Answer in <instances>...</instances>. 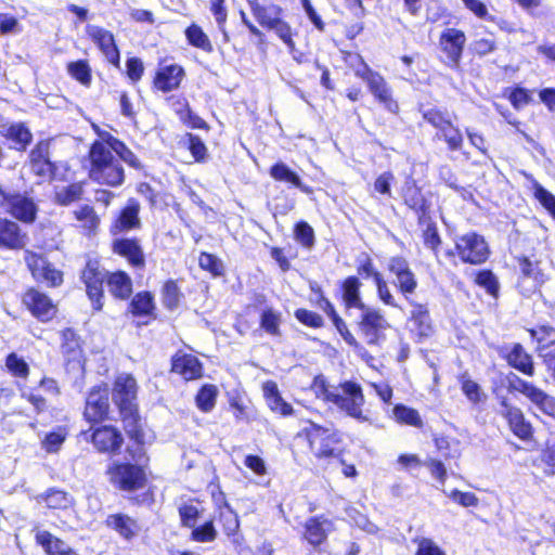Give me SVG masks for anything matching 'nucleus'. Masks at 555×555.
<instances>
[{"label": "nucleus", "mask_w": 555, "mask_h": 555, "mask_svg": "<svg viewBox=\"0 0 555 555\" xmlns=\"http://www.w3.org/2000/svg\"><path fill=\"white\" fill-rule=\"evenodd\" d=\"M515 261V287L526 298L539 293L541 287L550 280V275L542 261L528 255H517Z\"/></svg>", "instance_id": "nucleus-10"}, {"label": "nucleus", "mask_w": 555, "mask_h": 555, "mask_svg": "<svg viewBox=\"0 0 555 555\" xmlns=\"http://www.w3.org/2000/svg\"><path fill=\"white\" fill-rule=\"evenodd\" d=\"M318 397L326 403H332L345 411L349 416L364 422L367 417L363 414L362 405L364 397L360 384H317Z\"/></svg>", "instance_id": "nucleus-7"}, {"label": "nucleus", "mask_w": 555, "mask_h": 555, "mask_svg": "<svg viewBox=\"0 0 555 555\" xmlns=\"http://www.w3.org/2000/svg\"><path fill=\"white\" fill-rule=\"evenodd\" d=\"M473 282L482 288L491 298L500 296V282L491 269H481L474 273Z\"/></svg>", "instance_id": "nucleus-50"}, {"label": "nucleus", "mask_w": 555, "mask_h": 555, "mask_svg": "<svg viewBox=\"0 0 555 555\" xmlns=\"http://www.w3.org/2000/svg\"><path fill=\"white\" fill-rule=\"evenodd\" d=\"M409 322L412 330L420 338H426L433 335L435 327L430 318V312L426 304L412 301Z\"/></svg>", "instance_id": "nucleus-36"}, {"label": "nucleus", "mask_w": 555, "mask_h": 555, "mask_svg": "<svg viewBox=\"0 0 555 555\" xmlns=\"http://www.w3.org/2000/svg\"><path fill=\"white\" fill-rule=\"evenodd\" d=\"M160 297L163 306L166 310H177L182 300L184 299V295L179 286L178 280H165L160 287Z\"/></svg>", "instance_id": "nucleus-45"}, {"label": "nucleus", "mask_w": 555, "mask_h": 555, "mask_svg": "<svg viewBox=\"0 0 555 555\" xmlns=\"http://www.w3.org/2000/svg\"><path fill=\"white\" fill-rule=\"evenodd\" d=\"M185 69L178 63L167 64L165 59L157 63V67L152 76L151 89L153 92L164 94L170 93L181 88L185 78Z\"/></svg>", "instance_id": "nucleus-20"}, {"label": "nucleus", "mask_w": 555, "mask_h": 555, "mask_svg": "<svg viewBox=\"0 0 555 555\" xmlns=\"http://www.w3.org/2000/svg\"><path fill=\"white\" fill-rule=\"evenodd\" d=\"M334 529V521L325 515L310 516L302 524L300 540L312 550L318 551L327 543Z\"/></svg>", "instance_id": "nucleus-22"}, {"label": "nucleus", "mask_w": 555, "mask_h": 555, "mask_svg": "<svg viewBox=\"0 0 555 555\" xmlns=\"http://www.w3.org/2000/svg\"><path fill=\"white\" fill-rule=\"evenodd\" d=\"M297 438L306 442L315 463L323 470L340 465L344 477L356 479L359 476L356 465L345 460L344 434L339 429L309 421L297 433Z\"/></svg>", "instance_id": "nucleus-3"}, {"label": "nucleus", "mask_w": 555, "mask_h": 555, "mask_svg": "<svg viewBox=\"0 0 555 555\" xmlns=\"http://www.w3.org/2000/svg\"><path fill=\"white\" fill-rule=\"evenodd\" d=\"M503 96L508 100L512 107L516 111H520L533 102V91L519 85L505 88Z\"/></svg>", "instance_id": "nucleus-51"}, {"label": "nucleus", "mask_w": 555, "mask_h": 555, "mask_svg": "<svg viewBox=\"0 0 555 555\" xmlns=\"http://www.w3.org/2000/svg\"><path fill=\"white\" fill-rule=\"evenodd\" d=\"M127 313L139 320V325H149L157 320V306L153 292L144 289L131 295Z\"/></svg>", "instance_id": "nucleus-29"}, {"label": "nucleus", "mask_w": 555, "mask_h": 555, "mask_svg": "<svg viewBox=\"0 0 555 555\" xmlns=\"http://www.w3.org/2000/svg\"><path fill=\"white\" fill-rule=\"evenodd\" d=\"M67 437V429L64 426H59L54 430L46 434L41 441V448L47 453L57 452Z\"/></svg>", "instance_id": "nucleus-60"}, {"label": "nucleus", "mask_w": 555, "mask_h": 555, "mask_svg": "<svg viewBox=\"0 0 555 555\" xmlns=\"http://www.w3.org/2000/svg\"><path fill=\"white\" fill-rule=\"evenodd\" d=\"M219 390L215 384H203L195 395V404L203 413L214 410Z\"/></svg>", "instance_id": "nucleus-54"}, {"label": "nucleus", "mask_w": 555, "mask_h": 555, "mask_svg": "<svg viewBox=\"0 0 555 555\" xmlns=\"http://www.w3.org/2000/svg\"><path fill=\"white\" fill-rule=\"evenodd\" d=\"M467 37L464 30L455 27L444 28L438 37L439 60L448 68L460 72Z\"/></svg>", "instance_id": "nucleus-15"}, {"label": "nucleus", "mask_w": 555, "mask_h": 555, "mask_svg": "<svg viewBox=\"0 0 555 555\" xmlns=\"http://www.w3.org/2000/svg\"><path fill=\"white\" fill-rule=\"evenodd\" d=\"M60 350L64 358V367L68 382L83 379L86 358L82 337L75 328L64 327L60 331Z\"/></svg>", "instance_id": "nucleus-11"}, {"label": "nucleus", "mask_w": 555, "mask_h": 555, "mask_svg": "<svg viewBox=\"0 0 555 555\" xmlns=\"http://www.w3.org/2000/svg\"><path fill=\"white\" fill-rule=\"evenodd\" d=\"M22 308L41 323L52 322L59 313V305L37 286H27L20 294Z\"/></svg>", "instance_id": "nucleus-13"}, {"label": "nucleus", "mask_w": 555, "mask_h": 555, "mask_svg": "<svg viewBox=\"0 0 555 555\" xmlns=\"http://www.w3.org/2000/svg\"><path fill=\"white\" fill-rule=\"evenodd\" d=\"M27 243V232L15 220L0 217V250H23Z\"/></svg>", "instance_id": "nucleus-32"}, {"label": "nucleus", "mask_w": 555, "mask_h": 555, "mask_svg": "<svg viewBox=\"0 0 555 555\" xmlns=\"http://www.w3.org/2000/svg\"><path fill=\"white\" fill-rule=\"evenodd\" d=\"M500 404L503 408L501 415L505 420L509 431L522 442H532L535 430L522 410L508 403L506 398H502Z\"/></svg>", "instance_id": "nucleus-25"}, {"label": "nucleus", "mask_w": 555, "mask_h": 555, "mask_svg": "<svg viewBox=\"0 0 555 555\" xmlns=\"http://www.w3.org/2000/svg\"><path fill=\"white\" fill-rule=\"evenodd\" d=\"M105 526L126 541L134 539L140 531L138 520L124 513L109 514L105 519Z\"/></svg>", "instance_id": "nucleus-38"}, {"label": "nucleus", "mask_w": 555, "mask_h": 555, "mask_svg": "<svg viewBox=\"0 0 555 555\" xmlns=\"http://www.w3.org/2000/svg\"><path fill=\"white\" fill-rule=\"evenodd\" d=\"M361 288L362 282L357 275H348L338 282L337 297L345 311L364 308L366 304L363 301Z\"/></svg>", "instance_id": "nucleus-33"}, {"label": "nucleus", "mask_w": 555, "mask_h": 555, "mask_svg": "<svg viewBox=\"0 0 555 555\" xmlns=\"http://www.w3.org/2000/svg\"><path fill=\"white\" fill-rule=\"evenodd\" d=\"M358 310L361 313L356 322L357 330L367 345H380L385 340V332L390 327L385 314L378 308L367 305Z\"/></svg>", "instance_id": "nucleus-17"}, {"label": "nucleus", "mask_w": 555, "mask_h": 555, "mask_svg": "<svg viewBox=\"0 0 555 555\" xmlns=\"http://www.w3.org/2000/svg\"><path fill=\"white\" fill-rule=\"evenodd\" d=\"M94 129L99 138L86 155L88 178L99 185L119 188L126 180L121 162L137 170L142 169V163L122 140L98 126Z\"/></svg>", "instance_id": "nucleus-2"}, {"label": "nucleus", "mask_w": 555, "mask_h": 555, "mask_svg": "<svg viewBox=\"0 0 555 555\" xmlns=\"http://www.w3.org/2000/svg\"><path fill=\"white\" fill-rule=\"evenodd\" d=\"M499 354L508 366L524 376H534L535 363L533 356L520 343H513L501 347Z\"/></svg>", "instance_id": "nucleus-30"}, {"label": "nucleus", "mask_w": 555, "mask_h": 555, "mask_svg": "<svg viewBox=\"0 0 555 555\" xmlns=\"http://www.w3.org/2000/svg\"><path fill=\"white\" fill-rule=\"evenodd\" d=\"M86 35L104 56L107 64L119 69L121 56L115 35L111 30L98 25H87Z\"/></svg>", "instance_id": "nucleus-23"}, {"label": "nucleus", "mask_w": 555, "mask_h": 555, "mask_svg": "<svg viewBox=\"0 0 555 555\" xmlns=\"http://www.w3.org/2000/svg\"><path fill=\"white\" fill-rule=\"evenodd\" d=\"M184 36L189 46L202 50L205 53L214 52V44L209 36L204 31L202 26L196 23H191L184 29Z\"/></svg>", "instance_id": "nucleus-46"}, {"label": "nucleus", "mask_w": 555, "mask_h": 555, "mask_svg": "<svg viewBox=\"0 0 555 555\" xmlns=\"http://www.w3.org/2000/svg\"><path fill=\"white\" fill-rule=\"evenodd\" d=\"M137 384H114L112 400L117 409L129 443L125 448L128 461H114L105 469L109 485L124 493H135L150 483V455L147 446L153 435L141 414L137 399Z\"/></svg>", "instance_id": "nucleus-1"}, {"label": "nucleus", "mask_w": 555, "mask_h": 555, "mask_svg": "<svg viewBox=\"0 0 555 555\" xmlns=\"http://www.w3.org/2000/svg\"><path fill=\"white\" fill-rule=\"evenodd\" d=\"M93 312H101L105 304L104 285L115 300H129L133 293L131 276L124 270L107 271L98 258H88L79 273Z\"/></svg>", "instance_id": "nucleus-4"}, {"label": "nucleus", "mask_w": 555, "mask_h": 555, "mask_svg": "<svg viewBox=\"0 0 555 555\" xmlns=\"http://www.w3.org/2000/svg\"><path fill=\"white\" fill-rule=\"evenodd\" d=\"M392 413L396 422L401 425H408L415 428H423L424 426L418 411L413 408L398 403L393 406Z\"/></svg>", "instance_id": "nucleus-55"}, {"label": "nucleus", "mask_w": 555, "mask_h": 555, "mask_svg": "<svg viewBox=\"0 0 555 555\" xmlns=\"http://www.w3.org/2000/svg\"><path fill=\"white\" fill-rule=\"evenodd\" d=\"M400 197L402 205L416 216L417 223H422L434 214L433 197L434 193L424 190L418 182L409 177L400 188Z\"/></svg>", "instance_id": "nucleus-16"}, {"label": "nucleus", "mask_w": 555, "mask_h": 555, "mask_svg": "<svg viewBox=\"0 0 555 555\" xmlns=\"http://www.w3.org/2000/svg\"><path fill=\"white\" fill-rule=\"evenodd\" d=\"M198 266L203 271L208 272L214 278H219L224 274L222 260L211 253L201 251Z\"/></svg>", "instance_id": "nucleus-58"}, {"label": "nucleus", "mask_w": 555, "mask_h": 555, "mask_svg": "<svg viewBox=\"0 0 555 555\" xmlns=\"http://www.w3.org/2000/svg\"><path fill=\"white\" fill-rule=\"evenodd\" d=\"M8 372L15 378L26 379L29 375V365L24 358L10 352L4 360Z\"/></svg>", "instance_id": "nucleus-59"}, {"label": "nucleus", "mask_w": 555, "mask_h": 555, "mask_svg": "<svg viewBox=\"0 0 555 555\" xmlns=\"http://www.w3.org/2000/svg\"><path fill=\"white\" fill-rule=\"evenodd\" d=\"M2 137L5 141L11 142V147L17 152H25L33 141V133L25 122L10 124Z\"/></svg>", "instance_id": "nucleus-40"}, {"label": "nucleus", "mask_w": 555, "mask_h": 555, "mask_svg": "<svg viewBox=\"0 0 555 555\" xmlns=\"http://www.w3.org/2000/svg\"><path fill=\"white\" fill-rule=\"evenodd\" d=\"M263 396L267 405L273 413L280 414L283 417L293 415L294 409L292 404L283 399L276 384H264Z\"/></svg>", "instance_id": "nucleus-44"}, {"label": "nucleus", "mask_w": 555, "mask_h": 555, "mask_svg": "<svg viewBox=\"0 0 555 555\" xmlns=\"http://www.w3.org/2000/svg\"><path fill=\"white\" fill-rule=\"evenodd\" d=\"M176 103L179 105L175 111L176 115L184 126L190 129H199L204 131H208L210 129L208 122L192 111L190 103L185 98H177Z\"/></svg>", "instance_id": "nucleus-43"}, {"label": "nucleus", "mask_w": 555, "mask_h": 555, "mask_svg": "<svg viewBox=\"0 0 555 555\" xmlns=\"http://www.w3.org/2000/svg\"><path fill=\"white\" fill-rule=\"evenodd\" d=\"M81 435L89 441L99 454L109 457L119 455L125 442L120 429L112 424H94Z\"/></svg>", "instance_id": "nucleus-14"}, {"label": "nucleus", "mask_w": 555, "mask_h": 555, "mask_svg": "<svg viewBox=\"0 0 555 555\" xmlns=\"http://www.w3.org/2000/svg\"><path fill=\"white\" fill-rule=\"evenodd\" d=\"M141 204L135 197H129L113 216L108 225L112 236H119L142 228L140 218Z\"/></svg>", "instance_id": "nucleus-21"}, {"label": "nucleus", "mask_w": 555, "mask_h": 555, "mask_svg": "<svg viewBox=\"0 0 555 555\" xmlns=\"http://www.w3.org/2000/svg\"><path fill=\"white\" fill-rule=\"evenodd\" d=\"M35 541L43 548L47 555H79L62 539L53 535L48 530L38 531L35 535Z\"/></svg>", "instance_id": "nucleus-42"}, {"label": "nucleus", "mask_w": 555, "mask_h": 555, "mask_svg": "<svg viewBox=\"0 0 555 555\" xmlns=\"http://www.w3.org/2000/svg\"><path fill=\"white\" fill-rule=\"evenodd\" d=\"M111 250L114 255L125 259L134 269L145 267V255L140 242L135 236H116L111 243Z\"/></svg>", "instance_id": "nucleus-31"}, {"label": "nucleus", "mask_w": 555, "mask_h": 555, "mask_svg": "<svg viewBox=\"0 0 555 555\" xmlns=\"http://www.w3.org/2000/svg\"><path fill=\"white\" fill-rule=\"evenodd\" d=\"M106 385H95L88 393L83 417L92 425L103 423L109 418V391Z\"/></svg>", "instance_id": "nucleus-27"}, {"label": "nucleus", "mask_w": 555, "mask_h": 555, "mask_svg": "<svg viewBox=\"0 0 555 555\" xmlns=\"http://www.w3.org/2000/svg\"><path fill=\"white\" fill-rule=\"evenodd\" d=\"M35 541L43 548L47 555H79L62 539L53 535L48 530L38 531L35 535Z\"/></svg>", "instance_id": "nucleus-41"}, {"label": "nucleus", "mask_w": 555, "mask_h": 555, "mask_svg": "<svg viewBox=\"0 0 555 555\" xmlns=\"http://www.w3.org/2000/svg\"><path fill=\"white\" fill-rule=\"evenodd\" d=\"M181 145L190 152L194 163L204 164L208 159V149L199 135L185 132Z\"/></svg>", "instance_id": "nucleus-49"}, {"label": "nucleus", "mask_w": 555, "mask_h": 555, "mask_svg": "<svg viewBox=\"0 0 555 555\" xmlns=\"http://www.w3.org/2000/svg\"><path fill=\"white\" fill-rule=\"evenodd\" d=\"M8 211L15 220L31 224L37 219L38 207L30 196L15 192L10 198Z\"/></svg>", "instance_id": "nucleus-35"}, {"label": "nucleus", "mask_w": 555, "mask_h": 555, "mask_svg": "<svg viewBox=\"0 0 555 555\" xmlns=\"http://www.w3.org/2000/svg\"><path fill=\"white\" fill-rule=\"evenodd\" d=\"M246 2L260 27L273 31L286 47L294 49L295 31L285 18V10L282 5L260 0H246Z\"/></svg>", "instance_id": "nucleus-6"}, {"label": "nucleus", "mask_w": 555, "mask_h": 555, "mask_svg": "<svg viewBox=\"0 0 555 555\" xmlns=\"http://www.w3.org/2000/svg\"><path fill=\"white\" fill-rule=\"evenodd\" d=\"M310 291L317 296L315 305L328 317L333 326L345 343L367 362L370 360H374V358L350 331L349 325L337 312L334 304L326 297L323 288L314 282L310 284Z\"/></svg>", "instance_id": "nucleus-12"}, {"label": "nucleus", "mask_w": 555, "mask_h": 555, "mask_svg": "<svg viewBox=\"0 0 555 555\" xmlns=\"http://www.w3.org/2000/svg\"><path fill=\"white\" fill-rule=\"evenodd\" d=\"M417 224L425 225V229L422 231V240L424 246L437 255L440 250L442 240L438 227L434 220V214L430 215L428 219Z\"/></svg>", "instance_id": "nucleus-52"}, {"label": "nucleus", "mask_w": 555, "mask_h": 555, "mask_svg": "<svg viewBox=\"0 0 555 555\" xmlns=\"http://www.w3.org/2000/svg\"><path fill=\"white\" fill-rule=\"evenodd\" d=\"M295 319L302 325L310 328H322L325 325L321 314L307 308H298L294 311Z\"/></svg>", "instance_id": "nucleus-62"}, {"label": "nucleus", "mask_w": 555, "mask_h": 555, "mask_svg": "<svg viewBox=\"0 0 555 555\" xmlns=\"http://www.w3.org/2000/svg\"><path fill=\"white\" fill-rule=\"evenodd\" d=\"M519 391L525 395L542 413L555 420V398L547 395L534 384H508V391Z\"/></svg>", "instance_id": "nucleus-34"}, {"label": "nucleus", "mask_w": 555, "mask_h": 555, "mask_svg": "<svg viewBox=\"0 0 555 555\" xmlns=\"http://www.w3.org/2000/svg\"><path fill=\"white\" fill-rule=\"evenodd\" d=\"M449 258H457L463 264L482 266L491 256L486 237L477 231H468L454 237V246L446 251Z\"/></svg>", "instance_id": "nucleus-9"}, {"label": "nucleus", "mask_w": 555, "mask_h": 555, "mask_svg": "<svg viewBox=\"0 0 555 555\" xmlns=\"http://www.w3.org/2000/svg\"><path fill=\"white\" fill-rule=\"evenodd\" d=\"M50 509H65L70 503L69 494L65 490L50 488L38 496Z\"/></svg>", "instance_id": "nucleus-57"}, {"label": "nucleus", "mask_w": 555, "mask_h": 555, "mask_svg": "<svg viewBox=\"0 0 555 555\" xmlns=\"http://www.w3.org/2000/svg\"><path fill=\"white\" fill-rule=\"evenodd\" d=\"M535 353L547 367L555 362V327L548 323H538L527 330Z\"/></svg>", "instance_id": "nucleus-26"}, {"label": "nucleus", "mask_w": 555, "mask_h": 555, "mask_svg": "<svg viewBox=\"0 0 555 555\" xmlns=\"http://www.w3.org/2000/svg\"><path fill=\"white\" fill-rule=\"evenodd\" d=\"M356 270V275L359 276L360 280L361 278L372 279V281L375 282L376 280H379V278L383 276V274L375 267L373 259L366 254L364 255L363 258L357 261Z\"/></svg>", "instance_id": "nucleus-64"}, {"label": "nucleus", "mask_w": 555, "mask_h": 555, "mask_svg": "<svg viewBox=\"0 0 555 555\" xmlns=\"http://www.w3.org/2000/svg\"><path fill=\"white\" fill-rule=\"evenodd\" d=\"M341 60L357 78L366 83L369 91L377 103L387 112L395 115L399 114L400 106L393 96L391 87L385 77L374 70L360 53L344 50L341 51Z\"/></svg>", "instance_id": "nucleus-5"}, {"label": "nucleus", "mask_w": 555, "mask_h": 555, "mask_svg": "<svg viewBox=\"0 0 555 555\" xmlns=\"http://www.w3.org/2000/svg\"><path fill=\"white\" fill-rule=\"evenodd\" d=\"M269 175L274 181L291 184L308 196H311L314 193L313 188L304 183L298 173L292 170L283 162H276L271 165L269 168Z\"/></svg>", "instance_id": "nucleus-39"}, {"label": "nucleus", "mask_w": 555, "mask_h": 555, "mask_svg": "<svg viewBox=\"0 0 555 555\" xmlns=\"http://www.w3.org/2000/svg\"><path fill=\"white\" fill-rule=\"evenodd\" d=\"M169 371L183 382H193L204 377L205 367L195 353L178 349L170 358Z\"/></svg>", "instance_id": "nucleus-24"}, {"label": "nucleus", "mask_w": 555, "mask_h": 555, "mask_svg": "<svg viewBox=\"0 0 555 555\" xmlns=\"http://www.w3.org/2000/svg\"><path fill=\"white\" fill-rule=\"evenodd\" d=\"M281 313L276 312L273 308H266L261 311L259 325L268 335L273 337L281 336Z\"/></svg>", "instance_id": "nucleus-56"}, {"label": "nucleus", "mask_w": 555, "mask_h": 555, "mask_svg": "<svg viewBox=\"0 0 555 555\" xmlns=\"http://www.w3.org/2000/svg\"><path fill=\"white\" fill-rule=\"evenodd\" d=\"M73 218L79 222L80 232L87 236H94L101 224V217L92 205L82 204L72 211Z\"/></svg>", "instance_id": "nucleus-37"}, {"label": "nucleus", "mask_w": 555, "mask_h": 555, "mask_svg": "<svg viewBox=\"0 0 555 555\" xmlns=\"http://www.w3.org/2000/svg\"><path fill=\"white\" fill-rule=\"evenodd\" d=\"M215 520L227 537H234L240 530V519L232 507L215 512Z\"/></svg>", "instance_id": "nucleus-53"}, {"label": "nucleus", "mask_w": 555, "mask_h": 555, "mask_svg": "<svg viewBox=\"0 0 555 555\" xmlns=\"http://www.w3.org/2000/svg\"><path fill=\"white\" fill-rule=\"evenodd\" d=\"M66 70L69 77L85 88L92 85V68L88 60L79 59L66 64Z\"/></svg>", "instance_id": "nucleus-48"}, {"label": "nucleus", "mask_w": 555, "mask_h": 555, "mask_svg": "<svg viewBox=\"0 0 555 555\" xmlns=\"http://www.w3.org/2000/svg\"><path fill=\"white\" fill-rule=\"evenodd\" d=\"M83 194V182H72L59 190H55L53 201L56 205L66 207L81 201Z\"/></svg>", "instance_id": "nucleus-47"}, {"label": "nucleus", "mask_w": 555, "mask_h": 555, "mask_svg": "<svg viewBox=\"0 0 555 555\" xmlns=\"http://www.w3.org/2000/svg\"><path fill=\"white\" fill-rule=\"evenodd\" d=\"M24 261L35 281L44 284L49 288H57L63 285L64 272L43 255L26 249Z\"/></svg>", "instance_id": "nucleus-19"}, {"label": "nucleus", "mask_w": 555, "mask_h": 555, "mask_svg": "<svg viewBox=\"0 0 555 555\" xmlns=\"http://www.w3.org/2000/svg\"><path fill=\"white\" fill-rule=\"evenodd\" d=\"M387 269L396 278L393 284L404 298L408 299L409 296L416 292L418 287L417 278L403 256L390 257Z\"/></svg>", "instance_id": "nucleus-28"}, {"label": "nucleus", "mask_w": 555, "mask_h": 555, "mask_svg": "<svg viewBox=\"0 0 555 555\" xmlns=\"http://www.w3.org/2000/svg\"><path fill=\"white\" fill-rule=\"evenodd\" d=\"M294 238L306 249H311L315 244L314 230L305 220L295 223Z\"/></svg>", "instance_id": "nucleus-61"}, {"label": "nucleus", "mask_w": 555, "mask_h": 555, "mask_svg": "<svg viewBox=\"0 0 555 555\" xmlns=\"http://www.w3.org/2000/svg\"><path fill=\"white\" fill-rule=\"evenodd\" d=\"M423 120L434 128V140L444 142L448 151L457 152L463 149L464 135L456 124V115L448 109L433 106L421 111Z\"/></svg>", "instance_id": "nucleus-8"}, {"label": "nucleus", "mask_w": 555, "mask_h": 555, "mask_svg": "<svg viewBox=\"0 0 555 555\" xmlns=\"http://www.w3.org/2000/svg\"><path fill=\"white\" fill-rule=\"evenodd\" d=\"M533 197L555 219V195L541 185L538 181L532 183Z\"/></svg>", "instance_id": "nucleus-63"}, {"label": "nucleus", "mask_w": 555, "mask_h": 555, "mask_svg": "<svg viewBox=\"0 0 555 555\" xmlns=\"http://www.w3.org/2000/svg\"><path fill=\"white\" fill-rule=\"evenodd\" d=\"M27 166L33 176L42 181L56 180L59 166L51 159V140H38L30 149L27 157Z\"/></svg>", "instance_id": "nucleus-18"}]
</instances>
